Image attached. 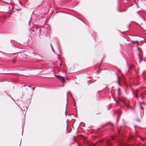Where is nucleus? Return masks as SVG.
I'll use <instances>...</instances> for the list:
<instances>
[{"label": "nucleus", "mask_w": 146, "mask_h": 146, "mask_svg": "<svg viewBox=\"0 0 146 146\" xmlns=\"http://www.w3.org/2000/svg\"><path fill=\"white\" fill-rule=\"evenodd\" d=\"M138 50L139 52V57L140 58V51H141V49H140L139 48H138Z\"/></svg>", "instance_id": "obj_6"}, {"label": "nucleus", "mask_w": 146, "mask_h": 146, "mask_svg": "<svg viewBox=\"0 0 146 146\" xmlns=\"http://www.w3.org/2000/svg\"><path fill=\"white\" fill-rule=\"evenodd\" d=\"M27 88H26V92L27 91Z\"/></svg>", "instance_id": "obj_16"}, {"label": "nucleus", "mask_w": 146, "mask_h": 146, "mask_svg": "<svg viewBox=\"0 0 146 146\" xmlns=\"http://www.w3.org/2000/svg\"><path fill=\"white\" fill-rule=\"evenodd\" d=\"M109 124H110L111 125V126H112L113 127V124L110 123H107L105 125H104V126H106V125H109Z\"/></svg>", "instance_id": "obj_7"}, {"label": "nucleus", "mask_w": 146, "mask_h": 146, "mask_svg": "<svg viewBox=\"0 0 146 146\" xmlns=\"http://www.w3.org/2000/svg\"><path fill=\"white\" fill-rule=\"evenodd\" d=\"M35 89V87H33V89L34 90Z\"/></svg>", "instance_id": "obj_11"}, {"label": "nucleus", "mask_w": 146, "mask_h": 146, "mask_svg": "<svg viewBox=\"0 0 146 146\" xmlns=\"http://www.w3.org/2000/svg\"><path fill=\"white\" fill-rule=\"evenodd\" d=\"M145 146H146V145H145Z\"/></svg>", "instance_id": "obj_20"}, {"label": "nucleus", "mask_w": 146, "mask_h": 146, "mask_svg": "<svg viewBox=\"0 0 146 146\" xmlns=\"http://www.w3.org/2000/svg\"><path fill=\"white\" fill-rule=\"evenodd\" d=\"M138 92V90H135V92H133V93H134V94H135V97H136L137 99H138V97L137 96V93Z\"/></svg>", "instance_id": "obj_4"}, {"label": "nucleus", "mask_w": 146, "mask_h": 146, "mask_svg": "<svg viewBox=\"0 0 146 146\" xmlns=\"http://www.w3.org/2000/svg\"><path fill=\"white\" fill-rule=\"evenodd\" d=\"M117 93H118V95L119 96L121 94V92H120V88H119L117 90Z\"/></svg>", "instance_id": "obj_5"}, {"label": "nucleus", "mask_w": 146, "mask_h": 146, "mask_svg": "<svg viewBox=\"0 0 146 146\" xmlns=\"http://www.w3.org/2000/svg\"><path fill=\"white\" fill-rule=\"evenodd\" d=\"M118 83L119 84V85H120V84H119V82L118 81Z\"/></svg>", "instance_id": "obj_14"}, {"label": "nucleus", "mask_w": 146, "mask_h": 146, "mask_svg": "<svg viewBox=\"0 0 146 146\" xmlns=\"http://www.w3.org/2000/svg\"><path fill=\"white\" fill-rule=\"evenodd\" d=\"M95 146H97V145H96V144H95Z\"/></svg>", "instance_id": "obj_12"}, {"label": "nucleus", "mask_w": 146, "mask_h": 146, "mask_svg": "<svg viewBox=\"0 0 146 146\" xmlns=\"http://www.w3.org/2000/svg\"><path fill=\"white\" fill-rule=\"evenodd\" d=\"M140 106H141V108L142 110H143V107L141 106V105H140Z\"/></svg>", "instance_id": "obj_10"}, {"label": "nucleus", "mask_w": 146, "mask_h": 146, "mask_svg": "<svg viewBox=\"0 0 146 146\" xmlns=\"http://www.w3.org/2000/svg\"><path fill=\"white\" fill-rule=\"evenodd\" d=\"M55 76L56 77L59 78L61 80L62 83H64L66 81L65 80L64 78L59 75H55Z\"/></svg>", "instance_id": "obj_1"}, {"label": "nucleus", "mask_w": 146, "mask_h": 146, "mask_svg": "<svg viewBox=\"0 0 146 146\" xmlns=\"http://www.w3.org/2000/svg\"><path fill=\"white\" fill-rule=\"evenodd\" d=\"M131 68V67L129 69H130Z\"/></svg>", "instance_id": "obj_19"}, {"label": "nucleus", "mask_w": 146, "mask_h": 146, "mask_svg": "<svg viewBox=\"0 0 146 146\" xmlns=\"http://www.w3.org/2000/svg\"><path fill=\"white\" fill-rule=\"evenodd\" d=\"M134 136H131L129 138L130 139H134Z\"/></svg>", "instance_id": "obj_9"}, {"label": "nucleus", "mask_w": 146, "mask_h": 146, "mask_svg": "<svg viewBox=\"0 0 146 146\" xmlns=\"http://www.w3.org/2000/svg\"><path fill=\"white\" fill-rule=\"evenodd\" d=\"M131 43L132 44H136V46H138L139 45V42L137 41H131Z\"/></svg>", "instance_id": "obj_3"}, {"label": "nucleus", "mask_w": 146, "mask_h": 146, "mask_svg": "<svg viewBox=\"0 0 146 146\" xmlns=\"http://www.w3.org/2000/svg\"><path fill=\"white\" fill-rule=\"evenodd\" d=\"M110 139H107L106 141V145L105 146H112V144L110 142Z\"/></svg>", "instance_id": "obj_2"}, {"label": "nucleus", "mask_w": 146, "mask_h": 146, "mask_svg": "<svg viewBox=\"0 0 146 146\" xmlns=\"http://www.w3.org/2000/svg\"><path fill=\"white\" fill-rule=\"evenodd\" d=\"M32 31H33V32H34V31L33 30H32Z\"/></svg>", "instance_id": "obj_17"}, {"label": "nucleus", "mask_w": 146, "mask_h": 146, "mask_svg": "<svg viewBox=\"0 0 146 146\" xmlns=\"http://www.w3.org/2000/svg\"><path fill=\"white\" fill-rule=\"evenodd\" d=\"M98 68H99V66H98Z\"/></svg>", "instance_id": "obj_18"}, {"label": "nucleus", "mask_w": 146, "mask_h": 146, "mask_svg": "<svg viewBox=\"0 0 146 146\" xmlns=\"http://www.w3.org/2000/svg\"><path fill=\"white\" fill-rule=\"evenodd\" d=\"M139 138L140 139L143 141H144L145 140V139L143 137H140Z\"/></svg>", "instance_id": "obj_8"}, {"label": "nucleus", "mask_w": 146, "mask_h": 146, "mask_svg": "<svg viewBox=\"0 0 146 146\" xmlns=\"http://www.w3.org/2000/svg\"><path fill=\"white\" fill-rule=\"evenodd\" d=\"M12 61H13V62L15 63V62H14V60H12Z\"/></svg>", "instance_id": "obj_13"}, {"label": "nucleus", "mask_w": 146, "mask_h": 146, "mask_svg": "<svg viewBox=\"0 0 146 146\" xmlns=\"http://www.w3.org/2000/svg\"><path fill=\"white\" fill-rule=\"evenodd\" d=\"M114 138H113V137H112V139H114Z\"/></svg>", "instance_id": "obj_15"}]
</instances>
